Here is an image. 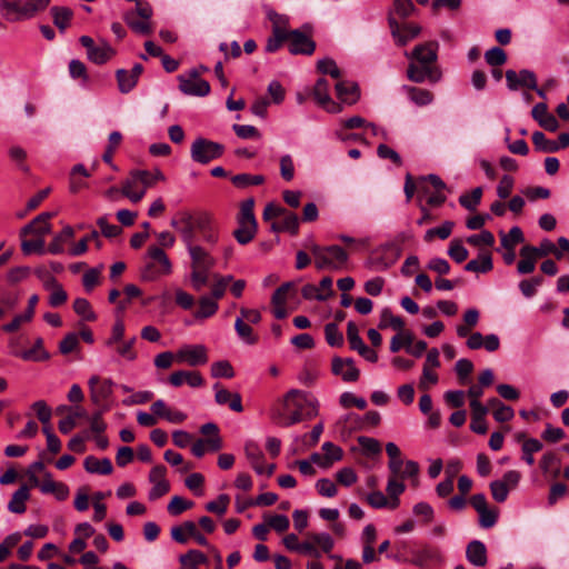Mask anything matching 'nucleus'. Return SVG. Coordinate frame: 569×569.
<instances>
[{"label":"nucleus","mask_w":569,"mask_h":569,"mask_svg":"<svg viewBox=\"0 0 569 569\" xmlns=\"http://www.w3.org/2000/svg\"><path fill=\"white\" fill-rule=\"evenodd\" d=\"M170 224L188 250L191 270L212 269L216 266L209 249L201 244L213 247L219 241L220 229L212 214L181 210L173 216Z\"/></svg>","instance_id":"nucleus-1"},{"label":"nucleus","mask_w":569,"mask_h":569,"mask_svg":"<svg viewBox=\"0 0 569 569\" xmlns=\"http://www.w3.org/2000/svg\"><path fill=\"white\" fill-rule=\"evenodd\" d=\"M438 47L437 42H427L416 46L411 53H406L411 59L407 69V77L410 81L416 83L440 81L442 72L437 64Z\"/></svg>","instance_id":"nucleus-2"},{"label":"nucleus","mask_w":569,"mask_h":569,"mask_svg":"<svg viewBox=\"0 0 569 569\" xmlns=\"http://www.w3.org/2000/svg\"><path fill=\"white\" fill-rule=\"evenodd\" d=\"M318 400L308 392L292 389L283 398L282 411L273 416L276 423L289 427L318 415Z\"/></svg>","instance_id":"nucleus-3"},{"label":"nucleus","mask_w":569,"mask_h":569,"mask_svg":"<svg viewBox=\"0 0 569 569\" xmlns=\"http://www.w3.org/2000/svg\"><path fill=\"white\" fill-rule=\"evenodd\" d=\"M164 179L163 173L159 169L153 171L133 170L122 182L121 193L131 202L137 203L144 197L148 188Z\"/></svg>","instance_id":"nucleus-4"},{"label":"nucleus","mask_w":569,"mask_h":569,"mask_svg":"<svg viewBox=\"0 0 569 569\" xmlns=\"http://www.w3.org/2000/svg\"><path fill=\"white\" fill-rule=\"evenodd\" d=\"M307 248L310 250L318 270L341 271L347 268L349 254L340 246L322 247L312 242Z\"/></svg>","instance_id":"nucleus-5"},{"label":"nucleus","mask_w":569,"mask_h":569,"mask_svg":"<svg viewBox=\"0 0 569 569\" xmlns=\"http://www.w3.org/2000/svg\"><path fill=\"white\" fill-rule=\"evenodd\" d=\"M50 4V0H0V14L8 22L33 18Z\"/></svg>","instance_id":"nucleus-6"},{"label":"nucleus","mask_w":569,"mask_h":569,"mask_svg":"<svg viewBox=\"0 0 569 569\" xmlns=\"http://www.w3.org/2000/svg\"><path fill=\"white\" fill-rule=\"evenodd\" d=\"M147 257L149 262L141 270V278L147 281H152L161 276L170 274L172 264L167 253L159 247H150Z\"/></svg>","instance_id":"nucleus-7"},{"label":"nucleus","mask_w":569,"mask_h":569,"mask_svg":"<svg viewBox=\"0 0 569 569\" xmlns=\"http://www.w3.org/2000/svg\"><path fill=\"white\" fill-rule=\"evenodd\" d=\"M90 400L99 409L110 410V400L113 393V381L109 378H101L97 375L88 380Z\"/></svg>","instance_id":"nucleus-8"},{"label":"nucleus","mask_w":569,"mask_h":569,"mask_svg":"<svg viewBox=\"0 0 569 569\" xmlns=\"http://www.w3.org/2000/svg\"><path fill=\"white\" fill-rule=\"evenodd\" d=\"M224 147L221 143L198 138L191 144V158L193 161L206 164L223 154Z\"/></svg>","instance_id":"nucleus-9"},{"label":"nucleus","mask_w":569,"mask_h":569,"mask_svg":"<svg viewBox=\"0 0 569 569\" xmlns=\"http://www.w3.org/2000/svg\"><path fill=\"white\" fill-rule=\"evenodd\" d=\"M178 80L180 91L187 96L206 97L210 92L209 82L201 79L194 69L187 74H180Z\"/></svg>","instance_id":"nucleus-10"},{"label":"nucleus","mask_w":569,"mask_h":569,"mask_svg":"<svg viewBox=\"0 0 569 569\" xmlns=\"http://www.w3.org/2000/svg\"><path fill=\"white\" fill-rule=\"evenodd\" d=\"M272 33L267 39L266 51L273 53L278 51L284 42H288V18L274 14L271 18Z\"/></svg>","instance_id":"nucleus-11"},{"label":"nucleus","mask_w":569,"mask_h":569,"mask_svg":"<svg viewBox=\"0 0 569 569\" xmlns=\"http://www.w3.org/2000/svg\"><path fill=\"white\" fill-rule=\"evenodd\" d=\"M506 80L510 90H522L523 99L529 102L531 99L530 91L533 89V73L528 70L516 72L513 70L506 71Z\"/></svg>","instance_id":"nucleus-12"},{"label":"nucleus","mask_w":569,"mask_h":569,"mask_svg":"<svg viewBox=\"0 0 569 569\" xmlns=\"http://www.w3.org/2000/svg\"><path fill=\"white\" fill-rule=\"evenodd\" d=\"M288 49L291 54L310 56L316 50V43L309 34L299 29L288 30Z\"/></svg>","instance_id":"nucleus-13"},{"label":"nucleus","mask_w":569,"mask_h":569,"mask_svg":"<svg viewBox=\"0 0 569 569\" xmlns=\"http://www.w3.org/2000/svg\"><path fill=\"white\" fill-rule=\"evenodd\" d=\"M176 361L198 367L208 362L207 348L203 345H187L176 352Z\"/></svg>","instance_id":"nucleus-14"},{"label":"nucleus","mask_w":569,"mask_h":569,"mask_svg":"<svg viewBox=\"0 0 569 569\" xmlns=\"http://www.w3.org/2000/svg\"><path fill=\"white\" fill-rule=\"evenodd\" d=\"M167 468L163 465H158L150 470L149 481L153 485L149 491L148 498L154 501L170 490V483L166 479Z\"/></svg>","instance_id":"nucleus-15"},{"label":"nucleus","mask_w":569,"mask_h":569,"mask_svg":"<svg viewBox=\"0 0 569 569\" xmlns=\"http://www.w3.org/2000/svg\"><path fill=\"white\" fill-rule=\"evenodd\" d=\"M54 216L56 212H42L38 214L31 222L21 229L20 236L26 237L28 234H32L38 238H43L51 231L50 219Z\"/></svg>","instance_id":"nucleus-16"},{"label":"nucleus","mask_w":569,"mask_h":569,"mask_svg":"<svg viewBox=\"0 0 569 569\" xmlns=\"http://www.w3.org/2000/svg\"><path fill=\"white\" fill-rule=\"evenodd\" d=\"M332 373L341 377L346 382H355L360 377L359 369L351 358L335 357L331 363Z\"/></svg>","instance_id":"nucleus-17"},{"label":"nucleus","mask_w":569,"mask_h":569,"mask_svg":"<svg viewBox=\"0 0 569 569\" xmlns=\"http://www.w3.org/2000/svg\"><path fill=\"white\" fill-rule=\"evenodd\" d=\"M569 147V133L561 132L558 140L548 139L545 133L536 131V151L555 153Z\"/></svg>","instance_id":"nucleus-18"},{"label":"nucleus","mask_w":569,"mask_h":569,"mask_svg":"<svg viewBox=\"0 0 569 569\" xmlns=\"http://www.w3.org/2000/svg\"><path fill=\"white\" fill-rule=\"evenodd\" d=\"M442 561L441 552L438 548L425 545L420 549L411 551V563L420 567L428 568L432 563Z\"/></svg>","instance_id":"nucleus-19"},{"label":"nucleus","mask_w":569,"mask_h":569,"mask_svg":"<svg viewBox=\"0 0 569 569\" xmlns=\"http://www.w3.org/2000/svg\"><path fill=\"white\" fill-rule=\"evenodd\" d=\"M329 82L325 78L318 79L313 88V97L316 101L328 112H340L341 107L331 99L329 94Z\"/></svg>","instance_id":"nucleus-20"},{"label":"nucleus","mask_w":569,"mask_h":569,"mask_svg":"<svg viewBox=\"0 0 569 569\" xmlns=\"http://www.w3.org/2000/svg\"><path fill=\"white\" fill-rule=\"evenodd\" d=\"M169 383L176 388L187 383L191 388L203 386L204 380L199 371L178 370L169 376Z\"/></svg>","instance_id":"nucleus-21"},{"label":"nucleus","mask_w":569,"mask_h":569,"mask_svg":"<svg viewBox=\"0 0 569 569\" xmlns=\"http://www.w3.org/2000/svg\"><path fill=\"white\" fill-rule=\"evenodd\" d=\"M213 389L216 390L214 399L218 405H228L229 408L236 412H242V401L239 393H232L229 390L222 388L220 383H214Z\"/></svg>","instance_id":"nucleus-22"},{"label":"nucleus","mask_w":569,"mask_h":569,"mask_svg":"<svg viewBox=\"0 0 569 569\" xmlns=\"http://www.w3.org/2000/svg\"><path fill=\"white\" fill-rule=\"evenodd\" d=\"M467 560L477 567H485L488 561L487 548L483 542L479 540H472L467 545L466 548Z\"/></svg>","instance_id":"nucleus-23"},{"label":"nucleus","mask_w":569,"mask_h":569,"mask_svg":"<svg viewBox=\"0 0 569 569\" xmlns=\"http://www.w3.org/2000/svg\"><path fill=\"white\" fill-rule=\"evenodd\" d=\"M244 453L252 469L258 475L264 473V455L259 445L248 441L244 446Z\"/></svg>","instance_id":"nucleus-24"},{"label":"nucleus","mask_w":569,"mask_h":569,"mask_svg":"<svg viewBox=\"0 0 569 569\" xmlns=\"http://www.w3.org/2000/svg\"><path fill=\"white\" fill-rule=\"evenodd\" d=\"M40 490L43 493H52L59 501H63L69 496V488L63 482L54 481L50 473H46L44 480L40 485Z\"/></svg>","instance_id":"nucleus-25"},{"label":"nucleus","mask_w":569,"mask_h":569,"mask_svg":"<svg viewBox=\"0 0 569 569\" xmlns=\"http://www.w3.org/2000/svg\"><path fill=\"white\" fill-rule=\"evenodd\" d=\"M337 97L347 104H353L359 100V87L355 82L340 81L336 84Z\"/></svg>","instance_id":"nucleus-26"},{"label":"nucleus","mask_w":569,"mask_h":569,"mask_svg":"<svg viewBox=\"0 0 569 569\" xmlns=\"http://www.w3.org/2000/svg\"><path fill=\"white\" fill-rule=\"evenodd\" d=\"M401 89L408 96L410 101L419 107L430 104L433 100L432 92L427 89L412 86H402Z\"/></svg>","instance_id":"nucleus-27"},{"label":"nucleus","mask_w":569,"mask_h":569,"mask_svg":"<svg viewBox=\"0 0 569 569\" xmlns=\"http://www.w3.org/2000/svg\"><path fill=\"white\" fill-rule=\"evenodd\" d=\"M540 468L549 479H557L560 475V458L555 452H547L540 460Z\"/></svg>","instance_id":"nucleus-28"},{"label":"nucleus","mask_w":569,"mask_h":569,"mask_svg":"<svg viewBox=\"0 0 569 569\" xmlns=\"http://www.w3.org/2000/svg\"><path fill=\"white\" fill-rule=\"evenodd\" d=\"M83 467L87 472L98 475H110L113 470L110 459H98L93 456H88L84 459Z\"/></svg>","instance_id":"nucleus-29"},{"label":"nucleus","mask_w":569,"mask_h":569,"mask_svg":"<svg viewBox=\"0 0 569 569\" xmlns=\"http://www.w3.org/2000/svg\"><path fill=\"white\" fill-rule=\"evenodd\" d=\"M221 448H222V439L220 437H209L207 439L197 440L191 447V452L196 457L201 458L206 453L207 450L218 451Z\"/></svg>","instance_id":"nucleus-30"},{"label":"nucleus","mask_w":569,"mask_h":569,"mask_svg":"<svg viewBox=\"0 0 569 569\" xmlns=\"http://www.w3.org/2000/svg\"><path fill=\"white\" fill-rule=\"evenodd\" d=\"M406 490V486L402 480L398 477H389L386 491L390 498V509H396L399 507L400 500L399 496L403 493Z\"/></svg>","instance_id":"nucleus-31"},{"label":"nucleus","mask_w":569,"mask_h":569,"mask_svg":"<svg viewBox=\"0 0 569 569\" xmlns=\"http://www.w3.org/2000/svg\"><path fill=\"white\" fill-rule=\"evenodd\" d=\"M29 488L28 486H21L11 497V500L8 503V509L13 512L21 515L26 511V501L29 499Z\"/></svg>","instance_id":"nucleus-32"},{"label":"nucleus","mask_w":569,"mask_h":569,"mask_svg":"<svg viewBox=\"0 0 569 569\" xmlns=\"http://www.w3.org/2000/svg\"><path fill=\"white\" fill-rule=\"evenodd\" d=\"M74 237V230L70 226H66L62 231L56 234L52 241L49 243L48 251L52 254H59L63 252L64 242L69 241Z\"/></svg>","instance_id":"nucleus-33"},{"label":"nucleus","mask_w":569,"mask_h":569,"mask_svg":"<svg viewBox=\"0 0 569 569\" xmlns=\"http://www.w3.org/2000/svg\"><path fill=\"white\" fill-rule=\"evenodd\" d=\"M87 412L82 407L76 406L63 419L58 423L60 432L67 435L77 426V419L86 418Z\"/></svg>","instance_id":"nucleus-34"},{"label":"nucleus","mask_w":569,"mask_h":569,"mask_svg":"<svg viewBox=\"0 0 569 569\" xmlns=\"http://www.w3.org/2000/svg\"><path fill=\"white\" fill-rule=\"evenodd\" d=\"M281 217H283L282 220L280 222H273L271 224V229L274 232L287 231L292 234H296L298 232V228H299L298 217L292 212H288L287 210H286V213L282 214Z\"/></svg>","instance_id":"nucleus-35"},{"label":"nucleus","mask_w":569,"mask_h":569,"mask_svg":"<svg viewBox=\"0 0 569 569\" xmlns=\"http://www.w3.org/2000/svg\"><path fill=\"white\" fill-rule=\"evenodd\" d=\"M257 222L238 221V228L233 231V237L240 244L249 243L256 236Z\"/></svg>","instance_id":"nucleus-36"},{"label":"nucleus","mask_w":569,"mask_h":569,"mask_svg":"<svg viewBox=\"0 0 569 569\" xmlns=\"http://www.w3.org/2000/svg\"><path fill=\"white\" fill-rule=\"evenodd\" d=\"M113 56L114 50L106 42H101L88 52V59L96 64H103Z\"/></svg>","instance_id":"nucleus-37"},{"label":"nucleus","mask_w":569,"mask_h":569,"mask_svg":"<svg viewBox=\"0 0 569 569\" xmlns=\"http://www.w3.org/2000/svg\"><path fill=\"white\" fill-rule=\"evenodd\" d=\"M179 561L182 567L181 569H199L200 565L207 562V557L203 552L192 549L181 555Z\"/></svg>","instance_id":"nucleus-38"},{"label":"nucleus","mask_w":569,"mask_h":569,"mask_svg":"<svg viewBox=\"0 0 569 569\" xmlns=\"http://www.w3.org/2000/svg\"><path fill=\"white\" fill-rule=\"evenodd\" d=\"M123 19L126 23L137 33L139 34H150L152 32V28L150 26V19H138L133 11H128L124 13Z\"/></svg>","instance_id":"nucleus-39"},{"label":"nucleus","mask_w":569,"mask_h":569,"mask_svg":"<svg viewBox=\"0 0 569 569\" xmlns=\"http://www.w3.org/2000/svg\"><path fill=\"white\" fill-rule=\"evenodd\" d=\"M19 357L27 361H44L48 360L50 356L43 347V339L37 338L34 346L21 352Z\"/></svg>","instance_id":"nucleus-40"},{"label":"nucleus","mask_w":569,"mask_h":569,"mask_svg":"<svg viewBox=\"0 0 569 569\" xmlns=\"http://www.w3.org/2000/svg\"><path fill=\"white\" fill-rule=\"evenodd\" d=\"M218 309L219 305L216 300L209 296H202L199 299V308L193 316L196 319H207L216 315Z\"/></svg>","instance_id":"nucleus-41"},{"label":"nucleus","mask_w":569,"mask_h":569,"mask_svg":"<svg viewBox=\"0 0 569 569\" xmlns=\"http://www.w3.org/2000/svg\"><path fill=\"white\" fill-rule=\"evenodd\" d=\"M50 11L54 26L60 31H64L69 27L73 16L72 10L67 7H52Z\"/></svg>","instance_id":"nucleus-42"},{"label":"nucleus","mask_w":569,"mask_h":569,"mask_svg":"<svg viewBox=\"0 0 569 569\" xmlns=\"http://www.w3.org/2000/svg\"><path fill=\"white\" fill-rule=\"evenodd\" d=\"M501 249H516L523 241V233L519 227H512L508 233L500 231Z\"/></svg>","instance_id":"nucleus-43"},{"label":"nucleus","mask_w":569,"mask_h":569,"mask_svg":"<svg viewBox=\"0 0 569 569\" xmlns=\"http://www.w3.org/2000/svg\"><path fill=\"white\" fill-rule=\"evenodd\" d=\"M122 141V134L119 131H112L108 138V146L102 156V160L108 163L113 170H117V166L112 161L113 153L116 149L120 146Z\"/></svg>","instance_id":"nucleus-44"},{"label":"nucleus","mask_w":569,"mask_h":569,"mask_svg":"<svg viewBox=\"0 0 569 569\" xmlns=\"http://www.w3.org/2000/svg\"><path fill=\"white\" fill-rule=\"evenodd\" d=\"M492 269L491 256L488 252L481 253L478 259L470 260L465 270L471 272H488Z\"/></svg>","instance_id":"nucleus-45"},{"label":"nucleus","mask_w":569,"mask_h":569,"mask_svg":"<svg viewBox=\"0 0 569 569\" xmlns=\"http://www.w3.org/2000/svg\"><path fill=\"white\" fill-rule=\"evenodd\" d=\"M234 329L243 342L248 345H254L258 342V336L254 335L250 325L243 321V318L236 319Z\"/></svg>","instance_id":"nucleus-46"},{"label":"nucleus","mask_w":569,"mask_h":569,"mask_svg":"<svg viewBox=\"0 0 569 569\" xmlns=\"http://www.w3.org/2000/svg\"><path fill=\"white\" fill-rule=\"evenodd\" d=\"M231 182L234 187L244 189L249 186H258L263 183L264 177L262 174L239 173L231 178Z\"/></svg>","instance_id":"nucleus-47"},{"label":"nucleus","mask_w":569,"mask_h":569,"mask_svg":"<svg viewBox=\"0 0 569 569\" xmlns=\"http://www.w3.org/2000/svg\"><path fill=\"white\" fill-rule=\"evenodd\" d=\"M213 278L214 282L211 287V295L209 297L218 302V300H220L224 296L228 284L233 281V277L230 274H214Z\"/></svg>","instance_id":"nucleus-48"},{"label":"nucleus","mask_w":569,"mask_h":569,"mask_svg":"<svg viewBox=\"0 0 569 569\" xmlns=\"http://www.w3.org/2000/svg\"><path fill=\"white\" fill-rule=\"evenodd\" d=\"M482 197V188H475L471 193H463L459 197V203L469 211H476Z\"/></svg>","instance_id":"nucleus-49"},{"label":"nucleus","mask_w":569,"mask_h":569,"mask_svg":"<svg viewBox=\"0 0 569 569\" xmlns=\"http://www.w3.org/2000/svg\"><path fill=\"white\" fill-rule=\"evenodd\" d=\"M136 337H132L131 339L127 341H121L117 345H114L112 348L114 349L116 353L119 355L121 358L133 361L137 358V352L134 351V343H136Z\"/></svg>","instance_id":"nucleus-50"},{"label":"nucleus","mask_w":569,"mask_h":569,"mask_svg":"<svg viewBox=\"0 0 569 569\" xmlns=\"http://www.w3.org/2000/svg\"><path fill=\"white\" fill-rule=\"evenodd\" d=\"M322 450L325 451L323 468H329L333 462L342 459V449L332 442H325L322 445Z\"/></svg>","instance_id":"nucleus-51"},{"label":"nucleus","mask_w":569,"mask_h":569,"mask_svg":"<svg viewBox=\"0 0 569 569\" xmlns=\"http://www.w3.org/2000/svg\"><path fill=\"white\" fill-rule=\"evenodd\" d=\"M119 90L122 93L130 92L137 84L138 80L126 69H119L116 72Z\"/></svg>","instance_id":"nucleus-52"},{"label":"nucleus","mask_w":569,"mask_h":569,"mask_svg":"<svg viewBox=\"0 0 569 569\" xmlns=\"http://www.w3.org/2000/svg\"><path fill=\"white\" fill-rule=\"evenodd\" d=\"M403 326V320L398 316H393L389 308H385L381 311L380 322L378 326L380 329L392 327L396 330H402Z\"/></svg>","instance_id":"nucleus-53"},{"label":"nucleus","mask_w":569,"mask_h":569,"mask_svg":"<svg viewBox=\"0 0 569 569\" xmlns=\"http://www.w3.org/2000/svg\"><path fill=\"white\" fill-rule=\"evenodd\" d=\"M522 260L518 262V272L521 274L533 271V246H525L521 249Z\"/></svg>","instance_id":"nucleus-54"},{"label":"nucleus","mask_w":569,"mask_h":569,"mask_svg":"<svg viewBox=\"0 0 569 569\" xmlns=\"http://www.w3.org/2000/svg\"><path fill=\"white\" fill-rule=\"evenodd\" d=\"M73 310L74 312L82 317L86 321H94L97 316L93 312L90 302L84 298H77L73 301Z\"/></svg>","instance_id":"nucleus-55"},{"label":"nucleus","mask_w":569,"mask_h":569,"mask_svg":"<svg viewBox=\"0 0 569 569\" xmlns=\"http://www.w3.org/2000/svg\"><path fill=\"white\" fill-rule=\"evenodd\" d=\"M326 341L331 347H341L343 345V336L335 322L325 326Z\"/></svg>","instance_id":"nucleus-56"},{"label":"nucleus","mask_w":569,"mask_h":569,"mask_svg":"<svg viewBox=\"0 0 569 569\" xmlns=\"http://www.w3.org/2000/svg\"><path fill=\"white\" fill-rule=\"evenodd\" d=\"M453 226L452 221H445L440 227L429 229L425 234V240L431 241L435 237L445 240L450 237Z\"/></svg>","instance_id":"nucleus-57"},{"label":"nucleus","mask_w":569,"mask_h":569,"mask_svg":"<svg viewBox=\"0 0 569 569\" xmlns=\"http://www.w3.org/2000/svg\"><path fill=\"white\" fill-rule=\"evenodd\" d=\"M21 250L26 256H29L31 253H38L43 254L46 252L44 249V239L43 238H37V239H23L21 241Z\"/></svg>","instance_id":"nucleus-58"},{"label":"nucleus","mask_w":569,"mask_h":569,"mask_svg":"<svg viewBox=\"0 0 569 569\" xmlns=\"http://www.w3.org/2000/svg\"><path fill=\"white\" fill-rule=\"evenodd\" d=\"M548 254H553L558 260L563 257V253L552 241L545 239L540 242L539 247H536V260Z\"/></svg>","instance_id":"nucleus-59"},{"label":"nucleus","mask_w":569,"mask_h":569,"mask_svg":"<svg viewBox=\"0 0 569 569\" xmlns=\"http://www.w3.org/2000/svg\"><path fill=\"white\" fill-rule=\"evenodd\" d=\"M230 503V498L228 495H220L217 500L209 501L206 505V510L212 513H216L218 516H223L227 510L228 506Z\"/></svg>","instance_id":"nucleus-60"},{"label":"nucleus","mask_w":569,"mask_h":569,"mask_svg":"<svg viewBox=\"0 0 569 569\" xmlns=\"http://www.w3.org/2000/svg\"><path fill=\"white\" fill-rule=\"evenodd\" d=\"M486 62L492 67H500L506 63L507 54L500 47H493L485 53Z\"/></svg>","instance_id":"nucleus-61"},{"label":"nucleus","mask_w":569,"mask_h":569,"mask_svg":"<svg viewBox=\"0 0 569 569\" xmlns=\"http://www.w3.org/2000/svg\"><path fill=\"white\" fill-rule=\"evenodd\" d=\"M421 28L418 24L407 23L401 27V32L396 39L399 46L407 44L408 41L415 39L420 33Z\"/></svg>","instance_id":"nucleus-62"},{"label":"nucleus","mask_w":569,"mask_h":569,"mask_svg":"<svg viewBox=\"0 0 569 569\" xmlns=\"http://www.w3.org/2000/svg\"><path fill=\"white\" fill-rule=\"evenodd\" d=\"M358 443L360 445L362 451L365 455H379L381 452V445L380 442L370 437L360 436L358 437Z\"/></svg>","instance_id":"nucleus-63"},{"label":"nucleus","mask_w":569,"mask_h":569,"mask_svg":"<svg viewBox=\"0 0 569 569\" xmlns=\"http://www.w3.org/2000/svg\"><path fill=\"white\" fill-rule=\"evenodd\" d=\"M449 257L457 263L463 262L468 258V250L462 246L461 241L455 239L451 241L448 249Z\"/></svg>","instance_id":"nucleus-64"}]
</instances>
